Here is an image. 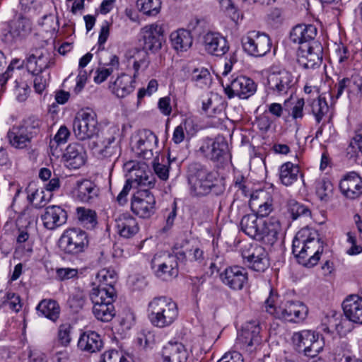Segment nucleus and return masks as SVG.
<instances>
[{
	"instance_id": "nucleus-19",
	"label": "nucleus",
	"mask_w": 362,
	"mask_h": 362,
	"mask_svg": "<svg viewBox=\"0 0 362 362\" xmlns=\"http://www.w3.org/2000/svg\"><path fill=\"white\" fill-rule=\"evenodd\" d=\"M294 84L293 76L285 69L273 71L267 77L269 90L279 95L286 94Z\"/></svg>"
},
{
	"instance_id": "nucleus-28",
	"label": "nucleus",
	"mask_w": 362,
	"mask_h": 362,
	"mask_svg": "<svg viewBox=\"0 0 362 362\" xmlns=\"http://www.w3.org/2000/svg\"><path fill=\"white\" fill-rule=\"evenodd\" d=\"M346 317L355 323L362 324V297L351 295L342 303Z\"/></svg>"
},
{
	"instance_id": "nucleus-37",
	"label": "nucleus",
	"mask_w": 362,
	"mask_h": 362,
	"mask_svg": "<svg viewBox=\"0 0 362 362\" xmlns=\"http://www.w3.org/2000/svg\"><path fill=\"white\" fill-rule=\"evenodd\" d=\"M170 40L175 49L180 52L187 51L192 45V37L189 31L180 29L170 35Z\"/></svg>"
},
{
	"instance_id": "nucleus-4",
	"label": "nucleus",
	"mask_w": 362,
	"mask_h": 362,
	"mask_svg": "<svg viewBox=\"0 0 362 362\" xmlns=\"http://www.w3.org/2000/svg\"><path fill=\"white\" fill-rule=\"evenodd\" d=\"M277 294L270 291L269 296L264 302L266 311L276 318L290 322H298L305 320L308 310L305 304L300 301H286L276 306Z\"/></svg>"
},
{
	"instance_id": "nucleus-38",
	"label": "nucleus",
	"mask_w": 362,
	"mask_h": 362,
	"mask_svg": "<svg viewBox=\"0 0 362 362\" xmlns=\"http://www.w3.org/2000/svg\"><path fill=\"white\" fill-rule=\"evenodd\" d=\"M7 136L10 144L18 148L27 146L31 140L20 126L13 127L8 132Z\"/></svg>"
},
{
	"instance_id": "nucleus-21",
	"label": "nucleus",
	"mask_w": 362,
	"mask_h": 362,
	"mask_svg": "<svg viewBox=\"0 0 362 362\" xmlns=\"http://www.w3.org/2000/svg\"><path fill=\"white\" fill-rule=\"evenodd\" d=\"M222 282L233 290H241L248 281L246 269L239 266L229 267L220 274Z\"/></svg>"
},
{
	"instance_id": "nucleus-44",
	"label": "nucleus",
	"mask_w": 362,
	"mask_h": 362,
	"mask_svg": "<svg viewBox=\"0 0 362 362\" xmlns=\"http://www.w3.org/2000/svg\"><path fill=\"white\" fill-rule=\"evenodd\" d=\"M41 126L42 122L35 117L27 118L23 120V124L20 125L23 131L25 132L30 139L40 132Z\"/></svg>"
},
{
	"instance_id": "nucleus-53",
	"label": "nucleus",
	"mask_w": 362,
	"mask_h": 362,
	"mask_svg": "<svg viewBox=\"0 0 362 362\" xmlns=\"http://www.w3.org/2000/svg\"><path fill=\"white\" fill-rule=\"evenodd\" d=\"M3 303L16 313H18L22 308L20 296L12 292L6 293Z\"/></svg>"
},
{
	"instance_id": "nucleus-29",
	"label": "nucleus",
	"mask_w": 362,
	"mask_h": 362,
	"mask_svg": "<svg viewBox=\"0 0 362 362\" xmlns=\"http://www.w3.org/2000/svg\"><path fill=\"white\" fill-rule=\"evenodd\" d=\"M115 227L117 233L125 238L133 237L139 231L136 220L127 213L119 214L115 218Z\"/></svg>"
},
{
	"instance_id": "nucleus-1",
	"label": "nucleus",
	"mask_w": 362,
	"mask_h": 362,
	"mask_svg": "<svg viewBox=\"0 0 362 362\" xmlns=\"http://www.w3.org/2000/svg\"><path fill=\"white\" fill-rule=\"evenodd\" d=\"M141 35L144 41L143 50L136 49L128 59L129 65L132 64L134 70V77L139 75V71H144L149 66L150 60L147 51L157 52L164 42L163 29L158 24L144 26L141 30Z\"/></svg>"
},
{
	"instance_id": "nucleus-48",
	"label": "nucleus",
	"mask_w": 362,
	"mask_h": 362,
	"mask_svg": "<svg viewBox=\"0 0 362 362\" xmlns=\"http://www.w3.org/2000/svg\"><path fill=\"white\" fill-rule=\"evenodd\" d=\"M29 234L25 230H21L17 237L16 252L21 251L25 255L29 256L33 252V244L28 241Z\"/></svg>"
},
{
	"instance_id": "nucleus-13",
	"label": "nucleus",
	"mask_w": 362,
	"mask_h": 362,
	"mask_svg": "<svg viewBox=\"0 0 362 362\" xmlns=\"http://www.w3.org/2000/svg\"><path fill=\"white\" fill-rule=\"evenodd\" d=\"M226 94L229 98L238 96L246 99L252 95L257 90V85L250 78L239 76L230 81H221Z\"/></svg>"
},
{
	"instance_id": "nucleus-18",
	"label": "nucleus",
	"mask_w": 362,
	"mask_h": 362,
	"mask_svg": "<svg viewBox=\"0 0 362 362\" xmlns=\"http://www.w3.org/2000/svg\"><path fill=\"white\" fill-rule=\"evenodd\" d=\"M260 327L252 322L247 323L238 337L240 347L249 353L255 351L261 344Z\"/></svg>"
},
{
	"instance_id": "nucleus-54",
	"label": "nucleus",
	"mask_w": 362,
	"mask_h": 362,
	"mask_svg": "<svg viewBox=\"0 0 362 362\" xmlns=\"http://www.w3.org/2000/svg\"><path fill=\"white\" fill-rule=\"evenodd\" d=\"M86 298L84 294L81 291H78L69 297L68 303L70 308L74 312H78L83 307Z\"/></svg>"
},
{
	"instance_id": "nucleus-36",
	"label": "nucleus",
	"mask_w": 362,
	"mask_h": 362,
	"mask_svg": "<svg viewBox=\"0 0 362 362\" xmlns=\"http://www.w3.org/2000/svg\"><path fill=\"white\" fill-rule=\"evenodd\" d=\"M303 175L300 174V169L297 165L287 162L284 163L280 168L279 178L283 185L291 186L301 179Z\"/></svg>"
},
{
	"instance_id": "nucleus-41",
	"label": "nucleus",
	"mask_w": 362,
	"mask_h": 362,
	"mask_svg": "<svg viewBox=\"0 0 362 362\" xmlns=\"http://www.w3.org/2000/svg\"><path fill=\"white\" fill-rule=\"evenodd\" d=\"M78 221L88 228H93L97 223V215L95 211L85 207L76 209Z\"/></svg>"
},
{
	"instance_id": "nucleus-14",
	"label": "nucleus",
	"mask_w": 362,
	"mask_h": 362,
	"mask_svg": "<svg viewBox=\"0 0 362 362\" xmlns=\"http://www.w3.org/2000/svg\"><path fill=\"white\" fill-rule=\"evenodd\" d=\"M156 199L148 189H140L131 200L132 212L142 218H148L156 212Z\"/></svg>"
},
{
	"instance_id": "nucleus-64",
	"label": "nucleus",
	"mask_w": 362,
	"mask_h": 362,
	"mask_svg": "<svg viewBox=\"0 0 362 362\" xmlns=\"http://www.w3.org/2000/svg\"><path fill=\"white\" fill-rule=\"evenodd\" d=\"M218 362H243L242 355L238 351L226 353Z\"/></svg>"
},
{
	"instance_id": "nucleus-58",
	"label": "nucleus",
	"mask_w": 362,
	"mask_h": 362,
	"mask_svg": "<svg viewBox=\"0 0 362 362\" xmlns=\"http://www.w3.org/2000/svg\"><path fill=\"white\" fill-rule=\"evenodd\" d=\"M125 359L118 351L110 350L102 355L100 362H124Z\"/></svg>"
},
{
	"instance_id": "nucleus-49",
	"label": "nucleus",
	"mask_w": 362,
	"mask_h": 362,
	"mask_svg": "<svg viewBox=\"0 0 362 362\" xmlns=\"http://www.w3.org/2000/svg\"><path fill=\"white\" fill-rule=\"evenodd\" d=\"M97 278L100 281V284L97 288L104 286L105 288H114V284L116 283V274L114 271H110L106 269L100 270Z\"/></svg>"
},
{
	"instance_id": "nucleus-32",
	"label": "nucleus",
	"mask_w": 362,
	"mask_h": 362,
	"mask_svg": "<svg viewBox=\"0 0 362 362\" xmlns=\"http://www.w3.org/2000/svg\"><path fill=\"white\" fill-rule=\"evenodd\" d=\"M102 346L103 341L100 336L93 331L82 333L78 341V347L79 349L89 353L96 352L100 350Z\"/></svg>"
},
{
	"instance_id": "nucleus-51",
	"label": "nucleus",
	"mask_w": 362,
	"mask_h": 362,
	"mask_svg": "<svg viewBox=\"0 0 362 362\" xmlns=\"http://www.w3.org/2000/svg\"><path fill=\"white\" fill-rule=\"evenodd\" d=\"M69 136L70 132L68 129V128L66 126H62L55 134L54 139L52 140H50V148H57L59 145L64 144L65 142H66Z\"/></svg>"
},
{
	"instance_id": "nucleus-33",
	"label": "nucleus",
	"mask_w": 362,
	"mask_h": 362,
	"mask_svg": "<svg viewBox=\"0 0 362 362\" xmlns=\"http://www.w3.org/2000/svg\"><path fill=\"white\" fill-rule=\"evenodd\" d=\"M133 78H135L134 75L132 77L128 74H121L117 78L112 85L110 86L112 92L118 98H124L128 95L135 88Z\"/></svg>"
},
{
	"instance_id": "nucleus-9",
	"label": "nucleus",
	"mask_w": 362,
	"mask_h": 362,
	"mask_svg": "<svg viewBox=\"0 0 362 362\" xmlns=\"http://www.w3.org/2000/svg\"><path fill=\"white\" fill-rule=\"evenodd\" d=\"M88 244L87 233L76 228L66 230L59 240L61 250L69 255H78L84 252Z\"/></svg>"
},
{
	"instance_id": "nucleus-40",
	"label": "nucleus",
	"mask_w": 362,
	"mask_h": 362,
	"mask_svg": "<svg viewBox=\"0 0 362 362\" xmlns=\"http://www.w3.org/2000/svg\"><path fill=\"white\" fill-rule=\"evenodd\" d=\"M226 148V143L209 140L207 144L200 149L211 160H218L223 156Z\"/></svg>"
},
{
	"instance_id": "nucleus-12",
	"label": "nucleus",
	"mask_w": 362,
	"mask_h": 362,
	"mask_svg": "<svg viewBox=\"0 0 362 362\" xmlns=\"http://www.w3.org/2000/svg\"><path fill=\"white\" fill-rule=\"evenodd\" d=\"M241 255L247 266L254 271L264 272L269 266L266 250L257 243L245 245L241 249Z\"/></svg>"
},
{
	"instance_id": "nucleus-22",
	"label": "nucleus",
	"mask_w": 362,
	"mask_h": 362,
	"mask_svg": "<svg viewBox=\"0 0 362 362\" xmlns=\"http://www.w3.org/2000/svg\"><path fill=\"white\" fill-rule=\"evenodd\" d=\"M30 25L26 18H20L11 21L3 31V40L13 44L21 40L30 32Z\"/></svg>"
},
{
	"instance_id": "nucleus-50",
	"label": "nucleus",
	"mask_w": 362,
	"mask_h": 362,
	"mask_svg": "<svg viewBox=\"0 0 362 362\" xmlns=\"http://www.w3.org/2000/svg\"><path fill=\"white\" fill-rule=\"evenodd\" d=\"M192 80L202 87L207 86L211 81V74L207 69H195L192 74Z\"/></svg>"
},
{
	"instance_id": "nucleus-17",
	"label": "nucleus",
	"mask_w": 362,
	"mask_h": 362,
	"mask_svg": "<svg viewBox=\"0 0 362 362\" xmlns=\"http://www.w3.org/2000/svg\"><path fill=\"white\" fill-rule=\"evenodd\" d=\"M54 59L51 52L43 47L35 48L26 58V67L33 74H40L54 64Z\"/></svg>"
},
{
	"instance_id": "nucleus-57",
	"label": "nucleus",
	"mask_w": 362,
	"mask_h": 362,
	"mask_svg": "<svg viewBox=\"0 0 362 362\" xmlns=\"http://www.w3.org/2000/svg\"><path fill=\"white\" fill-rule=\"evenodd\" d=\"M349 93H353L358 97L362 96V77L358 75L349 78Z\"/></svg>"
},
{
	"instance_id": "nucleus-62",
	"label": "nucleus",
	"mask_w": 362,
	"mask_h": 362,
	"mask_svg": "<svg viewBox=\"0 0 362 362\" xmlns=\"http://www.w3.org/2000/svg\"><path fill=\"white\" fill-rule=\"evenodd\" d=\"M15 94L16 98L20 102H23L26 100L28 94V86L25 83L21 84L17 81H15Z\"/></svg>"
},
{
	"instance_id": "nucleus-55",
	"label": "nucleus",
	"mask_w": 362,
	"mask_h": 362,
	"mask_svg": "<svg viewBox=\"0 0 362 362\" xmlns=\"http://www.w3.org/2000/svg\"><path fill=\"white\" fill-rule=\"evenodd\" d=\"M40 24L46 32L56 31L59 28L57 17L52 14L45 16Z\"/></svg>"
},
{
	"instance_id": "nucleus-3",
	"label": "nucleus",
	"mask_w": 362,
	"mask_h": 362,
	"mask_svg": "<svg viewBox=\"0 0 362 362\" xmlns=\"http://www.w3.org/2000/svg\"><path fill=\"white\" fill-rule=\"evenodd\" d=\"M187 178L194 195L204 196L211 192L218 195L223 192V187L218 183L216 175L200 163L189 165Z\"/></svg>"
},
{
	"instance_id": "nucleus-24",
	"label": "nucleus",
	"mask_w": 362,
	"mask_h": 362,
	"mask_svg": "<svg viewBox=\"0 0 362 362\" xmlns=\"http://www.w3.org/2000/svg\"><path fill=\"white\" fill-rule=\"evenodd\" d=\"M41 219L46 228L54 230L66 222L67 214L61 206L52 205L45 208Z\"/></svg>"
},
{
	"instance_id": "nucleus-15",
	"label": "nucleus",
	"mask_w": 362,
	"mask_h": 362,
	"mask_svg": "<svg viewBox=\"0 0 362 362\" xmlns=\"http://www.w3.org/2000/svg\"><path fill=\"white\" fill-rule=\"evenodd\" d=\"M323 48L319 42L303 44L299 47L298 62L305 69H315L322 61Z\"/></svg>"
},
{
	"instance_id": "nucleus-56",
	"label": "nucleus",
	"mask_w": 362,
	"mask_h": 362,
	"mask_svg": "<svg viewBox=\"0 0 362 362\" xmlns=\"http://www.w3.org/2000/svg\"><path fill=\"white\" fill-rule=\"evenodd\" d=\"M56 274L59 281H64L77 278L78 270L69 267L58 268L56 270Z\"/></svg>"
},
{
	"instance_id": "nucleus-34",
	"label": "nucleus",
	"mask_w": 362,
	"mask_h": 362,
	"mask_svg": "<svg viewBox=\"0 0 362 362\" xmlns=\"http://www.w3.org/2000/svg\"><path fill=\"white\" fill-rule=\"evenodd\" d=\"M264 226V221L262 218L255 214L245 215L240 221V228L249 237L257 240L261 230Z\"/></svg>"
},
{
	"instance_id": "nucleus-26",
	"label": "nucleus",
	"mask_w": 362,
	"mask_h": 362,
	"mask_svg": "<svg viewBox=\"0 0 362 362\" xmlns=\"http://www.w3.org/2000/svg\"><path fill=\"white\" fill-rule=\"evenodd\" d=\"M263 221L264 226L261 227L257 240L272 246L277 241L282 231L280 221L277 218L271 217Z\"/></svg>"
},
{
	"instance_id": "nucleus-63",
	"label": "nucleus",
	"mask_w": 362,
	"mask_h": 362,
	"mask_svg": "<svg viewBox=\"0 0 362 362\" xmlns=\"http://www.w3.org/2000/svg\"><path fill=\"white\" fill-rule=\"evenodd\" d=\"M153 170L158 177L163 180H166L169 176V167L165 164L158 162L153 163Z\"/></svg>"
},
{
	"instance_id": "nucleus-16",
	"label": "nucleus",
	"mask_w": 362,
	"mask_h": 362,
	"mask_svg": "<svg viewBox=\"0 0 362 362\" xmlns=\"http://www.w3.org/2000/svg\"><path fill=\"white\" fill-rule=\"evenodd\" d=\"M151 264L156 276L163 281H169L178 274V264L176 258L171 254L156 255L152 259Z\"/></svg>"
},
{
	"instance_id": "nucleus-52",
	"label": "nucleus",
	"mask_w": 362,
	"mask_h": 362,
	"mask_svg": "<svg viewBox=\"0 0 362 362\" xmlns=\"http://www.w3.org/2000/svg\"><path fill=\"white\" fill-rule=\"evenodd\" d=\"M192 124L191 119H187L179 126H177L173 132V141L175 144H180L185 139V132L187 130V127Z\"/></svg>"
},
{
	"instance_id": "nucleus-20",
	"label": "nucleus",
	"mask_w": 362,
	"mask_h": 362,
	"mask_svg": "<svg viewBox=\"0 0 362 362\" xmlns=\"http://www.w3.org/2000/svg\"><path fill=\"white\" fill-rule=\"evenodd\" d=\"M158 142V138L153 132L144 129L139 133L133 149L139 157L149 160L153 157V151L157 148Z\"/></svg>"
},
{
	"instance_id": "nucleus-59",
	"label": "nucleus",
	"mask_w": 362,
	"mask_h": 362,
	"mask_svg": "<svg viewBox=\"0 0 362 362\" xmlns=\"http://www.w3.org/2000/svg\"><path fill=\"white\" fill-rule=\"evenodd\" d=\"M71 327L69 325H62L58 332V339L62 345L66 346L71 341Z\"/></svg>"
},
{
	"instance_id": "nucleus-23",
	"label": "nucleus",
	"mask_w": 362,
	"mask_h": 362,
	"mask_svg": "<svg viewBox=\"0 0 362 362\" xmlns=\"http://www.w3.org/2000/svg\"><path fill=\"white\" fill-rule=\"evenodd\" d=\"M339 189L346 198L356 199L362 194V178L357 173L350 172L341 180Z\"/></svg>"
},
{
	"instance_id": "nucleus-31",
	"label": "nucleus",
	"mask_w": 362,
	"mask_h": 362,
	"mask_svg": "<svg viewBox=\"0 0 362 362\" xmlns=\"http://www.w3.org/2000/svg\"><path fill=\"white\" fill-rule=\"evenodd\" d=\"M317 35V28L313 25L300 24L295 26L291 33L290 39L301 46L303 44L311 43Z\"/></svg>"
},
{
	"instance_id": "nucleus-39",
	"label": "nucleus",
	"mask_w": 362,
	"mask_h": 362,
	"mask_svg": "<svg viewBox=\"0 0 362 362\" xmlns=\"http://www.w3.org/2000/svg\"><path fill=\"white\" fill-rule=\"evenodd\" d=\"M37 310L42 315L52 321H55L59 317L60 311L58 303L53 300H41Z\"/></svg>"
},
{
	"instance_id": "nucleus-61",
	"label": "nucleus",
	"mask_w": 362,
	"mask_h": 362,
	"mask_svg": "<svg viewBox=\"0 0 362 362\" xmlns=\"http://www.w3.org/2000/svg\"><path fill=\"white\" fill-rule=\"evenodd\" d=\"M272 198L267 197L265 202L260 205L256 211V215L260 217L268 216L273 210Z\"/></svg>"
},
{
	"instance_id": "nucleus-25",
	"label": "nucleus",
	"mask_w": 362,
	"mask_h": 362,
	"mask_svg": "<svg viewBox=\"0 0 362 362\" xmlns=\"http://www.w3.org/2000/svg\"><path fill=\"white\" fill-rule=\"evenodd\" d=\"M205 50L216 57L224 55L229 49L226 39L219 33L209 32L204 36Z\"/></svg>"
},
{
	"instance_id": "nucleus-5",
	"label": "nucleus",
	"mask_w": 362,
	"mask_h": 362,
	"mask_svg": "<svg viewBox=\"0 0 362 362\" xmlns=\"http://www.w3.org/2000/svg\"><path fill=\"white\" fill-rule=\"evenodd\" d=\"M148 316L151 323L159 328L172 325L178 315L177 304L167 297H156L148 305Z\"/></svg>"
},
{
	"instance_id": "nucleus-11",
	"label": "nucleus",
	"mask_w": 362,
	"mask_h": 362,
	"mask_svg": "<svg viewBox=\"0 0 362 362\" xmlns=\"http://www.w3.org/2000/svg\"><path fill=\"white\" fill-rule=\"evenodd\" d=\"M244 51L249 55L261 57L267 54L271 49L272 41L269 36L257 30L247 32L241 38Z\"/></svg>"
},
{
	"instance_id": "nucleus-45",
	"label": "nucleus",
	"mask_w": 362,
	"mask_h": 362,
	"mask_svg": "<svg viewBox=\"0 0 362 362\" xmlns=\"http://www.w3.org/2000/svg\"><path fill=\"white\" fill-rule=\"evenodd\" d=\"M333 185L327 179L319 180L316 186V193L320 200L328 202L333 194Z\"/></svg>"
},
{
	"instance_id": "nucleus-7",
	"label": "nucleus",
	"mask_w": 362,
	"mask_h": 362,
	"mask_svg": "<svg viewBox=\"0 0 362 362\" xmlns=\"http://www.w3.org/2000/svg\"><path fill=\"white\" fill-rule=\"evenodd\" d=\"M115 133V129L102 132L95 140L89 141L88 147L101 158L116 160L119 156L121 150L119 141H116Z\"/></svg>"
},
{
	"instance_id": "nucleus-8",
	"label": "nucleus",
	"mask_w": 362,
	"mask_h": 362,
	"mask_svg": "<svg viewBox=\"0 0 362 362\" xmlns=\"http://www.w3.org/2000/svg\"><path fill=\"white\" fill-rule=\"evenodd\" d=\"M73 131L78 140H95L100 135L96 114L89 109L78 112L73 122Z\"/></svg>"
},
{
	"instance_id": "nucleus-42",
	"label": "nucleus",
	"mask_w": 362,
	"mask_h": 362,
	"mask_svg": "<svg viewBox=\"0 0 362 362\" xmlns=\"http://www.w3.org/2000/svg\"><path fill=\"white\" fill-rule=\"evenodd\" d=\"M287 210L293 220H296L298 217L305 218H310L311 217V211L309 208L299 204L295 199H289L287 202Z\"/></svg>"
},
{
	"instance_id": "nucleus-27",
	"label": "nucleus",
	"mask_w": 362,
	"mask_h": 362,
	"mask_svg": "<svg viewBox=\"0 0 362 362\" xmlns=\"http://www.w3.org/2000/svg\"><path fill=\"white\" fill-rule=\"evenodd\" d=\"M63 158L69 168L78 169L86 161V153L80 144L72 143L66 148Z\"/></svg>"
},
{
	"instance_id": "nucleus-6",
	"label": "nucleus",
	"mask_w": 362,
	"mask_h": 362,
	"mask_svg": "<svg viewBox=\"0 0 362 362\" xmlns=\"http://www.w3.org/2000/svg\"><path fill=\"white\" fill-rule=\"evenodd\" d=\"M93 304V313L101 322L111 321L115 315L113 302L116 298L115 289L112 288H93L90 293Z\"/></svg>"
},
{
	"instance_id": "nucleus-2",
	"label": "nucleus",
	"mask_w": 362,
	"mask_h": 362,
	"mask_svg": "<svg viewBox=\"0 0 362 362\" xmlns=\"http://www.w3.org/2000/svg\"><path fill=\"white\" fill-rule=\"evenodd\" d=\"M292 252L299 264L312 267L317 264L323 246L320 239L310 238V230L303 228L293 238Z\"/></svg>"
},
{
	"instance_id": "nucleus-10",
	"label": "nucleus",
	"mask_w": 362,
	"mask_h": 362,
	"mask_svg": "<svg viewBox=\"0 0 362 362\" xmlns=\"http://www.w3.org/2000/svg\"><path fill=\"white\" fill-rule=\"evenodd\" d=\"M293 343L298 352H303L308 357H315L323 349L324 342L319 334L311 330H302L293 333Z\"/></svg>"
},
{
	"instance_id": "nucleus-47",
	"label": "nucleus",
	"mask_w": 362,
	"mask_h": 362,
	"mask_svg": "<svg viewBox=\"0 0 362 362\" xmlns=\"http://www.w3.org/2000/svg\"><path fill=\"white\" fill-rule=\"evenodd\" d=\"M312 112L314 115L316 122L320 123L328 110L325 99L318 96L311 103Z\"/></svg>"
},
{
	"instance_id": "nucleus-30",
	"label": "nucleus",
	"mask_w": 362,
	"mask_h": 362,
	"mask_svg": "<svg viewBox=\"0 0 362 362\" xmlns=\"http://www.w3.org/2000/svg\"><path fill=\"white\" fill-rule=\"evenodd\" d=\"M163 362H186L188 358L187 349L182 343L169 341L162 351Z\"/></svg>"
},
{
	"instance_id": "nucleus-46",
	"label": "nucleus",
	"mask_w": 362,
	"mask_h": 362,
	"mask_svg": "<svg viewBox=\"0 0 362 362\" xmlns=\"http://www.w3.org/2000/svg\"><path fill=\"white\" fill-rule=\"evenodd\" d=\"M52 194L45 192L43 189H36L31 194L28 196V201L33 204L37 209L44 207L52 198Z\"/></svg>"
},
{
	"instance_id": "nucleus-35",
	"label": "nucleus",
	"mask_w": 362,
	"mask_h": 362,
	"mask_svg": "<svg viewBox=\"0 0 362 362\" xmlns=\"http://www.w3.org/2000/svg\"><path fill=\"white\" fill-rule=\"evenodd\" d=\"M99 189L90 180H84L77 182L76 196L83 202H90L98 195Z\"/></svg>"
},
{
	"instance_id": "nucleus-60",
	"label": "nucleus",
	"mask_w": 362,
	"mask_h": 362,
	"mask_svg": "<svg viewBox=\"0 0 362 362\" xmlns=\"http://www.w3.org/2000/svg\"><path fill=\"white\" fill-rule=\"evenodd\" d=\"M267 197L270 196L264 191H260L256 195H252L250 201V206L253 211H257L258 207H260L261 204L265 202Z\"/></svg>"
},
{
	"instance_id": "nucleus-43",
	"label": "nucleus",
	"mask_w": 362,
	"mask_h": 362,
	"mask_svg": "<svg viewBox=\"0 0 362 362\" xmlns=\"http://www.w3.org/2000/svg\"><path fill=\"white\" fill-rule=\"evenodd\" d=\"M139 10L147 16H155L160 11V0H137Z\"/></svg>"
}]
</instances>
